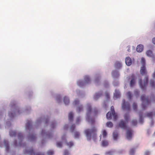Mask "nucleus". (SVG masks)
<instances>
[{
	"label": "nucleus",
	"instance_id": "e433bc0d",
	"mask_svg": "<svg viewBox=\"0 0 155 155\" xmlns=\"http://www.w3.org/2000/svg\"><path fill=\"white\" fill-rule=\"evenodd\" d=\"M66 143L67 145L69 147H71L74 145V143L72 141L68 142Z\"/></svg>",
	"mask_w": 155,
	"mask_h": 155
},
{
	"label": "nucleus",
	"instance_id": "37998d69",
	"mask_svg": "<svg viewBox=\"0 0 155 155\" xmlns=\"http://www.w3.org/2000/svg\"><path fill=\"white\" fill-rule=\"evenodd\" d=\"M15 112L13 113H9L8 114V115L9 116L11 117H14L15 116Z\"/></svg>",
	"mask_w": 155,
	"mask_h": 155
},
{
	"label": "nucleus",
	"instance_id": "c9c22d12",
	"mask_svg": "<svg viewBox=\"0 0 155 155\" xmlns=\"http://www.w3.org/2000/svg\"><path fill=\"white\" fill-rule=\"evenodd\" d=\"M102 136L103 137H105L107 136V133L105 130H104L103 131L102 133Z\"/></svg>",
	"mask_w": 155,
	"mask_h": 155
},
{
	"label": "nucleus",
	"instance_id": "473e14b6",
	"mask_svg": "<svg viewBox=\"0 0 155 155\" xmlns=\"http://www.w3.org/2000/svg\"><path fill=\"white\" fill-rule=\"evenodd\" d=\"M54 151L51 150H48L47 153V154L48 155H53L54 154Z\"/></svg>",
	"mask_w": 155,
	"mask_h": 155
},
{
	"label": "nucleus",
	"instance_id": "bf43d9fd",
	"mask_svg": "<svg viewBox=\"0 0 155 155\" xmlns=\"http://www.w3.org/2000/svg\"><path fill=\"white\" fill-rule=\"evenodd\" d=\"M18 145L19 146H23V145H24V144H22L21 143H20V142H19V144H18Z\"/></svg>",
	"mask_w": 155,
	"mask_h": 155
},
{
	"label": "nucleus",
	"instance_id": "cd10ccee",
	"mask_svg": "<svg viewBox=\"0 0 155 155\" xmlns=\"http://www.w3.org/2000/svg\"><path fill=\"white\" fill-rule=\"evenodd\" d=\"M80 136V133L78 132H76L75 133L74 137L75 138H78Z\"/></svg>",
	"mask_w": 155,
	"mask_h": 155
},
{
	"label": "nucleus",
	"instance_id": "bb28decb",
	"mask_svg": "<svg viewBox=\"0 0 155 155\" xmlns=\"http://www.w3.org/2000/svg\"><path fill=\"white\" fill-rule=\"evenodd\" d=\"M18 137L19 140L21 141H21L22 139H23V136L21 133H18Z\"/></svg>",
	"mask_w": 155,
	"mask_h": 155
},
{
	"label": "nucleus",
	"instance_id": "4d7b16f0",
	"mask_svg": "<svg viewBox=\"0 0 155 155\" xmlns=\"http://www.w3.org/2000/svg\"><path fill=\"white\" fill-rule=\"evenodd\" d=\"M55 123H52V124H51V127H52V128H54L55 125Z\"/></svg>",
	"mask_w": 155,
	"mask_h": 155
},
{
	"label": "nucleus",
	"instance_id": "9d476101",
	"mask_svg": "<svg viewBox=\"0 0 155 155\" xmlns=\"http://www.w3.org/2000/svg\"><path fill=\"white\" fill-rule=\"evenodd\" d=\"M131 80L130 83V86L131 87H132L134 85L136 78L134 74L131 75Z\"/></svg>",
	"mask_w": 155,
	"mask_h": 155
},
{
	"label": "nucleus",
	"instance_id": "7ed1b4c3",
	"mask_svg": "<svg viewBox=\"0 0 155 155\" xmlns=\"http://www.w3.org/2000/svg\"><path fill=\"white\" fill-rule=\"evenodd\" d=\"M141 100L142 101V108L145 110L146 107L150 103V101L148 97H146L144 95H142L141 97Z\"/></svg>",
	"mask_w": 155,
	"mask_h": 155
},
{
	"label": "nucleus",
	"instance_id": "79ce46f5",
	"mask_svg": "<svg viewBox=\"0 0 155 155\" xmlns=\"http://www.w3.org/2000/svg\"><path fill=\"white\" fill-rule=\"evenodd\" d=\"M137 124V120H133L132 121V124L133 126H136Z\"/></svg>",
	"mask_w": 155,
	"mask_h": 155
},
{
	"label": "nucleus",
	"instance_id": "dca6fc26",
	"mask_svg": "<svg viewBox=\"0 0 155 155\" xmlns=\"http://www.w3.org/2000/svg\"><path fill=\"white\" fill-rule=\"evenodd\" d=\"M143 45H139L137 46L136 48V50L138 52H141L143 51Z\"/></svg>",
	"mask_w": 155,
	"mask_h": 155
},
{
	"label": "nucleus",
	"instance_id": "680f3d73",
	"mask_svg": "<svg viewBox=\"0 0 155 155\" xmlns=\"http://www.w3.org/2000/svg\"><path fill=\"white\" fill-rule=\"evenodd\" d=\"M0 147H2V145L1 142H0Z\"/></svg>",
	"mask_w": 155,
	"mask_h": 155
},
{
	"label": "nucleus",
	"instance_id": "0e129e2a",
	"mask_svg": "<svg viewBox=\"0 0 155 155\" xmlns=\"http://www.w3.org/2000/svg\"><path fill=\"white\" fill-rule=\"evenodd\" d=\"M153 145L154 146H155V142L153 143Z\"/></svg>",
	"mask_w": 155,
	"mask_h": 155
},
{
	"label": "nucleus",
	"instance_id": "39448f33",
	"mask_svg": "<svg viewBox=\"0 0 155 155\" xmlns=\"http://www.w3.org/2000/svg\"><path fill=\"white\" fill-rule=\"evenodd\" d=\"M24 153L25 154H28L29 155H45L43 153L41 152L35 153L32 149L25 150V151H24Z\"/></svg>",
	"mask_w": 155,
	"mask_h": 155
},
{
	"label": "nucleus",
	"instance_id": "5fc2aeb1",
	"mask_svg": "<svg viewBox=\"0 0 155 155\" xmlns=\"http://www.w3.org/2000/svg\"><path fill=\"white\" fill-rule=\"evenodd\" d=\"M18 145V143L16 141H15L14 142V146L16 147Z\"/></svg>",
	"mask_w": 155,
	"mask_h": 155
},
{
	"label": "nucleus",
	"instance_id": "4468645a",
	"mask_svg": "<svg viewBox=\"0 0 155 155\" xmlns=\"http://www.w3.org/2000/svg\"><path fill=\"white\" fill-rule=\"evenodd\" d=\"M140 72L141 74L142 75H144L147 73L145 65H143V66L141 67L140 70Z\"/></svg>",
	"mask_w": 155,
	"mask_h": 155
},
{
	"label": "nucleus",
	"instance_id": "6e6d98bb",
	"mask_svg": "<svg viewBox=\"0 0 155 155\" xmlns=\"http://www.w3.org/2000/svg\"><path fill=\"white\" fill-rule=\"evenodd\" d=\"M152 42L154 44H155V38H153Z\"/></svg>",
	"mask_w": 155,
	"mask_h": 155
},
{
	"label": "nucleus",
	"instance_id": "c85d7f7f",
	"mask_svg": "<svg viewBox=\"0 0 155 155\" xmlns=\"http://www.w3.org/2000/svg\"><path fill=\"white\" fill-rule=\"evenodd\" d=\"M91 106L90 104H87V111L88 113L87 114V115L90 113L91 111Z\"/></svg>",
	"mask_w": 155,
	"mask_h": 155
},
{
	"label": "nucleus",
	"instance_id": "6e6552de",
	"mask_svg": "<svg viewBox=\"0 0 155 155\" xmlns=\"http://www.w3.org/2000/svg\"><path fill=\"white\" fill-rule=\"evenodd\" d=\"M128 121L121 120L119 123V126L123 129H126L127 128V124Z\"/></svg>",
	"mask_w": 155,
	"mask_h": 155
},
{
	"label": "nucleus",
	"instance_id": "a18cd8bd",
	"mask_svg": "<svg viewBox=\"0 0 155 155\" xmlns=\"http://www.w3.org/2000/svg\"><path fill=\"white\" fill-rule=\"evenodd\" d=\"M75 128V124H73L70 128V130L72 132H73Z\"/></svg>",
	"mask_w": 155,
	"mask_h": 155
},
{
	"label": "nucleus",
	"instance_id": "9b49d317",
	"mask_svg": "<svg viewBox=\"0 0 155 155\" xmlns=\"http://www.w3.org/2000/svg\"><path fill=\"white\" fill-rule=\"evenodd\" d=\"M41 134L43 136H45L46 137L50 138L52 136L51 134L48 132H46L45 130H42Z\"/></svg>",
	"mask_w": 155,
	"mask_h": 155
},
{
	"label": "nucleus",
	"instance_id": "f03ea898",
	"mask_svg": "<svg viewBox=\"0 0 155 155\" xmlns=\"http://www.w3.org/2000/svg\"><path fill=\"white\" fill-rule=\"evenodd\" d=\"M111 112H108L106 114V117L108 119H111L112 117H113V119L114 120H116L118 118V116L117 114L115 113L114 110V107L113 106H112L111 107Z\"/></svg>",
	"mask_w": 155,
	"mask_h": 155
},
{
	"label": "nucleus",
	"instance_id": "f8f14e48",
	"mask_svg": "<svg viewBox=\"0 0 155 155\" xmlns=\"http://www.w3.org/2000/svg\"><path fill=\"white\" fill-rule=\"evenodd\" d=\"M28 138L29 140L31 141H33L36 139V136L34 134H29L28 136Z\"/></svg>",
	"mask_w": 155,
	"mask_h": 155
},
{
	"label": "nucleus",
	"instance_id": "20e7f679",
	"mask_svg": "<svg viewBox=\"0 0 155 155\" xmlns=\"http://www.w3.org/2000/svg\"><path fill=\"white\" fill-rule=\"evenodd\" d=\"M148 77L146 76L144 81V84H142V79H140L139 80V83L141 88L143 90L146 89V86L148 82Z\"/></svg>",
	"mask_w": 155,
	"mask_h": 155
},
{
	"label": "nucleus",
	"instance_id": "338daca9",
	"mask_svg": "<svg viewBox=\"0 0 155 155\" xmlns=\"http://www.w3.org/2000/svg\"><path fill=\"white\" fill-rule=\"evenodd\" d=\"M48 120H46L45 121L46 123H47L48 122Z\"/></svg>",
	"mask_w": 155,
	"mask_h": 155
},
{
	"label": "nucleus",
	"instance_id": "5701e85b",
	"mask_svg": "<svg viewBox=\"0 0 155 155\" xmlns=\"http://www.w3.org/2000/svg\"><path fill=\"white\" fill-rule=\"evenodd\" d=\"M73 113L71 112L68 115V119L70 121H72L73 120Z\"/></svg>",
	"mask_w": 155,
	"mask_h": 155
},
{
	"label": "nucleus",
	"instance_id": "ddd939ff",
	"mask_svg": "<svg viewBox=\"0 0 155 155\" xmlns=\"http://www.w3.org/2000/svg\"><path fill=\"white\" fill-rule=\"evenodd\" d=\"M125 63L128 66H129L131 65L132 64L131 60L129 57H127L126 58Z\"/></svg>",
	"mask_w": 155,
	"mask_h": 155
},
{
	"label": "nucleus",
	"instance_id": "423d86ee",
	"mask_svg": "<svg viewBox=\"0 0 155 155\" xmlns=\"http://www.w3.org/2000/svg\"><path fill=\"white\" fill-rule=\"evenodd\" d=\"M85 82L82 81H79L77 84L80 87H82L84 85L85 83H88L90 82V79L89 77L88 76H86L84 78Z\"/></svg>",
	"mask_w": 155,
	"mask_h": 155
},
{
	"label": "nucleus",
	"instance_id": "f704fd0d",
	"mask_svg": "<svg viewBox=\"0 0 155 155\" xmlns=\"http://www.w3.org/2000/svg\"><path fill=\"white\" fill-rule=\"evenodd\" d=\"M83 107L82 105L79 106L77 109V111L79 112L83 110Z\"/></svg>",
	"mask_w": 155,
	"mask_h": 155
},
{
	"label": "nucleus",
	"instance_id": "13d9d810",
	"mask_svg": "<svg viewBox=\"0 0 155 155\" xmlns=\"http://www.w3.org/2000/svg\"><path fill=\"white\" fill-rule=\"evenodd\" d=\"M97 112H98L96 110H95L94 112V114H96L97 113Z\"/></svg>",
	"mask_w": 155,
	"mask_h": 155
},
{
	"label": "nucleus",
	"instance_id": "a19ab883",
	"mask_svg": "<svg viewBox=\"0 0 155 155\" xmlns=\"http://www.w3.org/2000/svg\"><path fill=\"white\" fill-rule=\"evenodd\" d=\"M135 149L134 148L131 149L130 150V154L131 155H133L134 153L135 152Z\"/></svg>",
	"mask_w": 155,
	"mask_h": 155
},
{
	"label": "nucleus",
	"instance_id": "f3484780",
	"mask_svg": "<svg viewBox=\"0 0 155 155\" xmlns=\"http://www.w3.org/2000/svg\"><path fill=\"white\" fill-rule=\"evenodd\" d=\"M32 128V125L31 124V121H28L27 122L26 125V129L30 130Z\"/></svg>",
	"mask_w": 155,
	"mask_h": 155
},
{
	"label": "nucleus",
	"instance_id": "2eb2a0df",
	"mask_svg": "<svg viewBox=\"0 0 155 155\" xmlns=\"http://www.w3.org/2000/svg\"><path fill=\"white\" fill-rule=\"evenodd\" d=\"M4 143L5 147L6 150L8 152L9 151V147L8 144V142L7 140H4Z\"/></svg>",
	"mask_w": 155,
	"mask_h": 155
},
{
	"label": "nucleus",
	"instance_id": "ea45409f",
	"mask_svg": "<svg viewBox=\"0 0 155 155\" xmlns=\"http://www.w3.org/2000/svg\"><path fill=\"white\" fill-rule=\"evenodd\" d=\"M127 96H128L129 97L130 99H131V98L132 97V96L131 93V92H130L129 91V92H127Z\"/></svg>",
	"mask_w": 155,
	"mask_h": 155
},
{
	"label": "nucleus",
	"instance_id": "a878e982",
	"mask_svg": "<svg viewBox=\"0 0 155 155\" xmlns=\"http://www.w3.org/2000/svg\"><path fill=\"white\" fill-rule=\"evenodd\" d=\"M112 75L115 77H117L119 76L118 72L116 71H114L112 72Z\"/></svg>",
	"mask_w": 155,
	"mask_h": 155
},
{
	"label": "nucleus",
	"instance_id": "6ab92c4d",
	"mask_svg": "<svg viewBox=\"0 0 155 155\" xmlns=\"http://www.w3.org/2000/svg\"><path fill=\"white\" fill-rule=\"evenodd\" d=\"M118 136V133L116 131H114L113 133V136L114 139L115 140H117Z\"/></svg>",
	"mask_w": 155,
	"mask_h": 155
},
{
	"label": "nucleus",
	"instance_id": "c756f323",
	"mask_svg": "<svg viewBox=\"0 0 155 155\" xmlns=\"http://www.w3.org/2000/svg\"><path fill=\"white\" fill-rule=\"evenodd\" d=\"M140 117L139 122L140 123H142L143 122V119L142 117V114H141L140 113L139 114Z\"/></svg>",
	"mask_w": 155,
	"mask_h": 155
},
{
	"label": "nucleus",
	"instance_id": "e2e57ef3",
	"mask_svg": "<svg viewBox=\"0 0 155 155\" xmlns=\"http://www.w3.org/2000/svg\"><path fill=\"white\" fill-rule=\"evenodd\" d=\"M130 48H129L128 49H127L128 51L130 52Z\"/></svg>",
	"mask_w": 155,
	"mask_h": 155
},
{
	"label": "nucleus",
	"instance_id": "b1692460",
	"mask_svg": "<svg viewBox=\"0 0 155 155\" xmlns=\"http://www.w3.org/2000/svg\"><path fill=\"white\" fill-rule=\"evenodd\" d=\"M64 102L65 105L68 104L69 103V101L68 98L65 97L64 98Z\"/></svg>",
	"mask_w": 155,
	"mask_h": 155
},
{
	"label": "nucleus",
	"instance_id": "58836bf2",
	"mask_svg": "<svg viewBox=\"0 0 155 155\" xmlns=\"http://www.w3.org/2000/svg\"><path fill=\"white\" fill-rule=\"evenodd\" d=\"M133 107L134 110H137V103H134L133 104Z\"/></svg>",
	"mask_w": 155,
	"mask_h": 155
},
{
	"label": "nucleus",
	"instance_id": "1a4fd4ad",
	"mask_svg": "<svg viewBox=\"0 0 155 155\" xmlns=\"http://www.w3.org/2000/svg\"><path fill=\"white\" fill-rule=\"evenodd\" d=\"M133 132L132 130L130 129H128L127 132L126 138L128 140H130L132 136Z\"/></svg>",
	"mask_w": 155,
	"mask_h": 155
},
{
	"label": "nucleus",
	"instance_id": "603ef678",
	"mask_svg": "<svg viewBox=\"0 0 155 155\" xmlns=\"http://www.w3.org/2000/svg\"><path fill=\"white\" fill-rule=\"evenodd\" d=\"M134 93L136 96H137L139 94V92L138 90H136L135 91Z\"/></svg>",
	"mask_w": 155,
	"mask_h": 155
},
{
	"label": "nucleus",
	"instance_id": "7c9ffc66",
	"mask_svg": "<svg viewBox=\"0 0 155 155\" xmlns=\"http://www.w3.org/2000/svg\"><path fill=\"white\" fill-rule=\"evenodd\" d=\"M102 145L103 146H106L108 145V142L106 140L103 141L102 142Z\"/></svg>",
	"mask_w": 155,
	"mask_h": 155
},
{
	"label": "nucleus",
	"instance_id": "8fccbe9b",
	"mask_svg": "<svg viewBox=\"0 0 155 155\" xmlns=\"http://www.w3.org/2000/svg\"><path fill=\"white\" fill-rule=\"evenodd\" d=\"M79 103V101L78 99L75 100L74 102V104L75 105L78 104Z\"/></svg>",
	"mask_w": 155,
	"mask_h": 155
},
{
	"label": "nucleus",
	"instance_id": "4c0bfd02",
	"mask_svg": "<svg viewBox=\"0 0 155 155\" xmlns=\"http://www.w3.org/2000/svg\"><path fill=\"white\" fill-rule=\"evenodd\" d=\"M147 116L149 117L152 118L153 115V113L152 112H150L147 113Z\"/></svg>",
	"mask_w": 155,
	"mask_h": 155
},
{
	"label": "nucleus",
	"instance_id": "aec40b11",
	"mask_svg": "<svg viewBox=\"0 0 155 155\" xmlns=\"http://www.w3.org/2000/svg\"><path fill=\"white\" fill-rule=\"evenodd\" d=\"M102 93H96L94 97V99L96 100L99 97H100L102 95Z\"/></svg>",
	"mask_w": 155,
	"mask_h": 155
},
{
	"label": "nucleus",
	"instance_id": "4be33fe9",
	"mask_svg": "<svg viewBox=\"0 0 155 155\" xmlns=\"http://www.w3.org/2000/svg\"><path fill=\"white\" fill-rule=\"evenodd\" d=\"M115 66L116 68H119L121 67L122 64L120 62L117 61L115 64Z\"/></svg>",
	"mask_w": 155,
	"mask_h": 155
},
{
	"label": "nucleus",
	"instance_id": "c03bdc74",
	"mask_svg": "<svg viewBox=\"0 0 155 155\" xmlns=\"http://www.w3.org/2000/svg\"><path fill=\"white\" fill-rule=\"evenodd\" d=\"M150 85L152 87H154V86H155L154 81L153 80H150Z\"/></svg>",
	"mask_w": 155,
	"mask_h": 155
},
{
	"label": "nucleus",
	"instance_id": "de8ad7c7",
	"mask_svg": "<svg viewBox=\"0 0 155 155\" xmlns=\"http://www.w3.org/2000/svg\"><path fill=\"white\" fill-rule=\"evenodd\" d=\"M141 62L143 65H145V60L144 58H142L141 59Z\"/></svg>",
	"mask_w": 155,
	"mask_h": 155
},
{
	"label": "nucleus",
	"instance_id": "2f4dec72",
	"mask_svg": "<svg viewBox=\"0 0 155 155\" xmlns=\"http://www.w3.org/2000/svg\"><path fill=\"white\" fill-rule=\"evenodd\" d=\"M124 118L126 121H128L129 115L128 114H126L124 115Z\"/></svg>",
	"mask_w": 155,
	"mask_h": 155
},
{
	"label": "nucleus",
	"instance_id": "a211bd4d",
	"mask_svg": "<svg viewBox=\"0 0 155 155\" xmlns=\"http://www.w3.org/2000/svg\"><path fill=\"white\" fill-rule=\"evenodd\" d=\"M120 94L118 91L116 90L115 91V93L114 95V98H117L120 97Z\"/></svg>",
	"mask_w": 155,
	"mask_h": 155
},
{
	"label": "nucleus",
	"instance_id": "412c9836",
	"mask_svg": "<svg viewBox=\"0 0 155 155\" xmlns=\"http://www.w3.org/2000/svg\"><path fill=\"white\" fill-rule=\"evenodd\" d=\"M146 54L147 56L150 57H152L153 56V52L150 50H149L147 51L146 52Z\"/></svg>",
	"mask_w": 155,
	"mask_h": 155
},
{
	"label": "nucleus",
	"instance_id": "864d4df0",
	"mask_svg": "<svg viewBox=\"0 0 155 155\" xmlns=\"http://www.w3.org/2000/svg\"><path fill=\"white\" fill-rule=\"evenodd\" d=\"M150 152L148 151H146L145 153V155H150Z\"/></svg>",
	"mask_w": 155,
	"mask_h": 155
},
{
	"label": "nucleus",
	"instance_id": "052dcab7",
	"mask_svg": "<svg viewBox=\"0 0 155 155\" xmlns=\"http://www.w3.org/2000/svg\"><path fill=\"white\" fill-rule=\"evenodd\" d=\"M111 153V152L110 151L107 152L106 153V154H110Z\"/></svg>",
	"mask_w": 155,
	"mask_h": 155
},
{
	"label": "nucleus",
	"instance_id": "69168bd1",
	"mask_svg": "<svg viewBox=\"0 0 155 155\" xmlns=\"http://www.w3.org/2000/svg\"><path fill=\"white\" fill-rule=\"evenodd\" d=\"M17 112H18V114H20L19 110H17Z\"/></svg>",
	"mask_w": 155,
	"mask_h": 155
},
{
	"label": "nucleus",
	"instance_id": "f257e3e1",
	"mask_svg": "<svg viewBox=\"0 0 155 155\" xmlns=\"http://www.w3.org/2000/svg\"><path fill=\"white\" fill-rule=\"evenodd\" d=\"M97 132V128L94 127H93L91 129H87L85 130L84 132L87 140H90L91 137L93 140H95L96 137Z\"/></svg>",
	"mask_w": 155,
	"mask_h": 155
},
{
	"label": "nucleus",
	"instance_id": "09e8293b",
	"mask_svg": "<svg viewBox=\"0 0 155 155\" xmlns=\"http://www.w3.org/2000/svg\"><path fill=\"white\" fill-rule=\"evenodd\" d=\"M62 145V143L61 142H58L57 143V147H61Z\"/></svg>",
	"mask_w": 155,
	"mask_h": 155
},
{
	"label": "nucleus",
	"instance_id": "49530a36",
	"mask_svg": "<svg viewBox=\"0 0 155 155\" xmlns=\"http://www.w3.org/2000/svg\"><path fill=\"white\" fill-rule=\"evenodd\" d=\"M70 153L69 151L67 150H64L63 155H69Z\"/></svg>",
	"mask_w": 155,
	"mask_h": 155
},
{
	"label": "nucleus",
	"instance_id": "774afa93",
	"mask_svg": "<svg viewBox=\"0 0 155 155\" xmlns=\"http://www.w3.org/2000/svg\"><path fill=\"white\" fill-rule=\"evenodd\" d=\"M107 97H109V94H107Z\"/></svg>",
	"mask_w": 155,
	"mask_h": 155
},
{
	"label": "nucleus",
	"instance_id": "393cba45",
	"mask_svg": "<svg viewBox=\"0 0 155 155\" xmlns=\"http://www.w3.org/2000/svg\"><path fill=\"white\" fill-rule=\"evenodd\" d=\"M9 135L11 137L15 136L16 135V132L15 131L11 130L9 132Z\"/></svg>",
	"mask_w": 155,
	"mask_h": 155
},
{
	"label": "nucleus",
	"instance_id": "3c124183",
	"mask_svg": "<svg viewBox=\"0 0 155 155\" xmlns=\"http://www.w3.org/2000/svg\"><path fill=\"white\" fill-rule=\"evenodd\" d=\"M81 121V119L80 117H78L76 120V123L77 124H79V122Z\"/></svg>",
	"mask_w": 155,
	"mask_h": 155
},
{
	"label": "nucleus",
	"instance_id": "0eeeda50",
	"mask_svg": "<svg viewBox=\"0 0 155 155\" xmlns=\"http://www.w3.org/2000/svg\"><path fill=\"white\" fill-rule=\"evenodd\" d=\"M122 107L123 109H126L128 110H129L130 109V104L128 102H126L125 100H123V103L122 105Z\"/></svg>",
	"mask_w": 155,
	"mask_h": 155
},
{
	"label": "nucleus",
	"instance_id": "72a5a7b5",
	"mask_svg": "<svg viewBox=\"0 0 155 155\" xmlns=\"http://www.w3.org/2000/svg\"><path fill=\"white\" fill-rule=\"evenodd\" d=\"M106 125L107 127H111L113 126V124L112 122H108L106 123Z\"/></svg>",
	"mask_w": 155,
	"mask_h": 155
}]
</instances>
